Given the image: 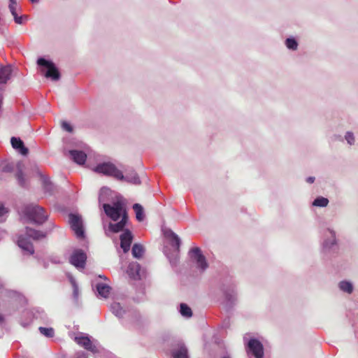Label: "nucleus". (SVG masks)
<instances>
[{
	"mask_svg": "<svg viewBox=\"0 0 358 358\" xmlns=\"http://www.w3.org/2000/svg\"><path fill=\"white\" fill-rule=\"evenodd\" d=\"M22 213L31 222L37 224H42L45 222L48 215L45 210L37 205L30 204L24 206Z\"/></svg>",
	"mask_w": 358,
	"mask_h": 358,
	"instance_id": "1",
	"label": "nucleus"
},
{
	"mask_svg": "<svg viewBox=\"0 0 358 358\" xmlns=\"http://www.w3.org/2000/svg\"><path fill=\"white\" fill-rule=\"evenodd\" d=\"M94 170L98 173H102L105 176L113 177L117 180H124V176L122 171L110 162L99 164Z\"/></svg>",
	"mask_w": 358,
	"mask_h": 358,
	"instance_id": "2",
	"label": "nucleus"
},
{
	"mask_svg": "<svg viewBox=\"0 0 358 358\" xmlns=\"http://www.w3.org/2000/svg\"><path fill=\"white\" fill-rule=\"evenodd\" d=\"M103 208L106 215L114 221H117L121 215L122 217L124 212H126L122 203L120 201L113 203L112 206L105 203Z\"/></svg>",
	"mask_w": 358,
	"mask_h": 358,
	"instance_id": "3",
	"label": "nucleus"
},
{
	"mask_svg": "<svg viewBox=\"0 0 358 358\" xmlns=\"http://www.w3.org/2000/svg\"><path fill=\"white\" fill-rule=\"evenodd\" d=\"M69 222L76 237L78 238H84L85 232L81 216L71 213L69 215Z\"/></svg>",
	"mask_w": 358,
	"mask_h": 358,
	"instance_id": "4",
	"label": "nucleus"
},
{
	"mask_svg": "<svg viewBox=\"0 0 358 358\" xmlns=\"http://www.w3.org/2000/svg\"><path fill=\"white\" fill-rule=\"evenodd\" d=\"M37 64L39 66H43L48 68V71L45 74L46 78H50L52 80H59L60 73L52 62L48 61L44 58H39L37 60Z\"/></svg>",
	"mask_w": 358,
	"mask_h": 358,
	"instance_id": "5",
	"label": "nucleus"
},
{
	"mask_svg": "<svg viewBox=\"0 0 358 358\" xmlns=\"http://www.w3.org/2000/svg\"><path fill=\"white\" fill-rule=\"evenodd\" d=\"M191 257L194 259L196 264L197 266L201 270H205L208 267V264L206 262L205 257L202 255L200 248H194L190 250Z\"/></svg>",
	"mask_w": 358,
	"mask_h": 358,
	"instance_id": "6",
	"label": "nucleus"
},
{
	"mask_svg": "<svg viewBox=\"0 0 358 358\" xmlns=\"http://www.w3.org/2000/svg\"><path fill=\"white\" fill-rule=\"evenodd\" d=\"M87 256L81 250H76L70 257V262L76 267L83 268Z\"/></svg>",
	"mask_w": 358,
	"mask_h": 358,
	"instance_id": "7",
	"label": "nucleus"
},
{
	"mask_svg": "<svg viewBox=\"0 0 358 358\" xmlns=\"http://www.w3.org/2000/svg\"><path fill=\"white\" fill-rule=\"evenodd\" d=\"M248 348L256 358H262L264 349L262 344L257 339H250L248 344Z\"/></svg>",
	"mask_w": 358,
	"mask_h": 358,
	"instance_id": "8",
	"label": "nucleus"
},
{
	"mask_svg": "<svg viewBox=\"0 0 358 358\" xmlns=\"http://www.w3.org/2000/svg\"><path fill=\"white\" fill-rule=\"evenodd\" d=\"M133 236L131 232L129 230L124 231L120 236V246L124 252H127L132 242Z\"/></svg>",
	"mask_w": 358,
	"mask_h": 358,
	"instance_id": "9",
	"label": "nucleus"
},
{
	"mask_svg": "<svg viewBox=\"0 0 358 358\" xmlns=\"http://www.w3.org/2000/svg\"><path fill=\"white\" fill-rule=\"evenodd\" d=\"M10 143L12 147L14 149L18 150L22 155H27L28 154V148L24 146L23 141L20 138L12 137L10 139Z\"/></svg>",
	"mask_w": 358,
	"mask_h": 358,
	"instance_id": "10",
	"label": "nucleus"
},
{
	"mask_svg": "<svg viewBox=\"0 0 358 358\" xmlns=\"http://www.w3.org/2000/svg\"><path fill=\"white\" fill-rule=\"evenodd\" d=\"M12 66L10 65L0 66V84H5L10 78Z\"/></svg>",
	"mask_w": 358,
	"mask_h": 358,
	"instance_id": "11",
	"label": "nucleus"
},
{
	"mask_svg": "<svg viewBox=\"0 0 358 358\" xmlns=\"http://www.w3.org/2000/svg\"><path fill=\"white\" fill-rule=\"evenodd\" d=\"M17 245L23 250L27 252L29 255L34 252V246L32 243L26 238L20 236L17 241Z\"/></svg>",
	"mask_w": 358,
	"mask_h": 358,
	"instance_id": "12",
	"label": "nucleus"
},
{
	"mask_svg": "<svg viewBox=\"0 0 358 358\" xmlns=\"http://www.w3.org/2000/svg\"><path fill=\"white\" fill-rule=\"evenodd\" d=\"M69 155L71 157V159L77 164H85L87 155L83 151L79 150H70Z\"/></svg>",
	"mask_w": 358,
	"mask_h": 358,
	"instance_id": "13",
	"label": "nucleus"
},
{
	"mask_svg": "<svg viewBox=\"0 0 358 358\" xmlns=\"http://www.w3.org/2000/svg\"><path fill=\"white\" fill-rule=\"evenodd\" d=\"M75 340L79 345L83 347L85 349L92 352L94 351L95 347L92 345V341L88 337H76Z\"/></svg>",
	"mask_w": 358,
	"mask_h": 358,
	"instance_id": "14",
	"label": "nucleus"
},
{
	"mask_svg": "<svg viewBox=\"0 0 358 358\" xmlns=\"http://www.w3.org/2000/svg\"><path fill=\"white\" fill-rule=\"evenodd\" d=\"M128 216L127 212H124L120 222L115 224H110L109 229L114 233H117L123 229L127 221Z\"/></svg>",
	"mask_w": 358,
	"mask_h": 358,
	"instance_id": "15",
	"label": "nucleus"
},
{
	"mask_svg": "<svg viewBox=\"0 0 358 358\" xmlns=\"http://www.w3.org/2000/svg\"><path fill=\"white\" fill-rule=\"evenodd\" d=\"M165 236L169 240L171 245L174 248L175 250L178 252L180 244V241L178 236L172 231H166Z\"/></svg>",
	"mask_w": 358,
	"mask_h": 358,
	"instance_id": "16",
	"label": "nucleus"
},
{
	"mask_svg": "<svg viewBox=\"0 0 358 358\" xmlns=\"http://www.w3.org/2000/svg\"><path fill=\"white\" fill-rule=\"evenodd\" d=\"M96 287L99 296L105 299L108 297L111 290L109 285L104 283H98Z\"/></svg>",
	"mask_w": 358,
	"mask_h": 358,
	"instance_id": "17",
	"label": "nucleus"
},
{
	"mask_svg": "<svg viewBox=\"0 0 358 358\" xmlns=\"http://www.w3.org/2000/svg\"><path fill=\"white\" fill-rule=\"evenodd\" d=\"M26 234L34 240H40L45 237L46 234L41 231H37L31 228H26Z\"/></svg>",
	"mask_w": 358,
	"mask_h": 358,
	"instance_id": "18",
	"label": "nucleus"
},
{
	"mask_svg": "<svg viewBox=\"0 0 358 358\" xmlns=\"http://www.w3.org/2000/svg\"><path fill=\"white\" fill-rule=\"evenodd\" d=\"M140 269L141 266L139 264L133 262L129 265L127 272L129 275H131L133 278H137L140 276Z\"/></svg>",
	"mask_w": 358,
	"mask_h": 358,
	"instance_id": "19",
	"label": "nucleus"
},
{
	"mask_svg": "<svg viewBox=\"0 0 358 358\" xmlns=\"http://www.w3.org/2000/svg\"><path fill=\"white\" fill-rule=\"evenodd\" d=\"M173 358H188L187 350L184 345H180L178 349L172 352Z\"/></svg>",
	"mask_w": 358,
	"mask_h": 358,
	"instance_id": "20",
	"label": "nucleus"
},
{
	"mask_svg": "<svg viewBox=\"0 0 358 358\" xmlns=\"http://www.w3.org/2000/svg\"><path fill=\"white\" fill-rule=\"evenodd\" d=\"M15 177L18 181V183L20 186L24 187L26 185L25 178L23 175L22 164H17V172L15 174Z\"/></svg>",
	"mask_w": 358,
	"mask_h": 358,
	"instance_id": "21",
	"label": "nucleus"
},
{
	"mask_svg": "<svg viewBox=\"0 0 358 358\" xmlns=\"http://www.w3.org/2000/svg\"><path fill=\"white\" fill-rule=\"evenodd\" d=\"M131 252L134 257L141 258L143 255L144 248L143 245L136 243L133 245Z\"/></svg>",
	"mask_w": 358,
	"mask_h": 358,
	"instance_id": "22",
	"label": "nucleus"
},
{
	"mask_svg": "<svg viewBox=\"0 0 358 358\" xmlns=\"http://www.w3.org/2000/svg\"><path fill=\"white\" fill-rule=\"evenodd\" d=\"M133 208L136 213V219L140 222L143 221L144 217L143 207L139 203H135Z\"/></svg>",
	"mask_w": 358,
	"mask_h": 358,
	"instance_id": "23",
	"label": "nucleus"
},
{
	"mask_svg": "<svg viewBox=\"0 0 358 358\" xmlns=\"http://www.w3.org/2000/svg\"><path fill=\"white\" fill-rule=\"evenodd\" d=\"M339 287L342 291L348 292L349 294L352 293L353 290L352 284L347 281H341L339 283Z\"/></svg>",
	"mask_w": 358,
	"mask_h": 358,
	"instance_id": "24",
	"label": "nucleus"
},
{
	"mask_svg": "<svg viewBox=\"0 0 358 358\" xmlns=\"http://www.w3.org/2000/svg\"><path fill=\"white\" fill-rule=\"evenodd\" d=\"M328 203L329 200L327 198L321 196L315 199L313 203V205L315 206L325 207L328 205Z\"/></svg>",
	"mask_w": 358,
	"mask_h": 358,
	"instance_id": "25",
	"label": "nucleus"
},
{
	"mask_svg": "<svg viewBox=\"0 0 358 358\" xmlns=\"http://www.w3.org/2000/svg\"><path fill=\"white\" fill-rule=\"evenodd\" d=\"M180 313L185 317H189L192 315L191 308L185 303L180 304Z\"/></svg>",
	"mask_w": 358,
	"mask_h": 358,
	"instance_id": "26",
	"label": "nucleus"
},
{
	"mask_svg": "<svg viewBox=\"0 0 358 358\" xmlns=\"http://www.w3.org/2000/svg\"><path fill=\"white\" fill-rule=\"evenodd\" d=\"M39 331L44 336L48 338L53 337L54 330L52 328L39 327Z\"/></svg>",
	"mask_w": 358,
	"mask_h": 358,
	"instance_id": "27",
	"label": "nucleus"
},
{
	"mask_svg": "<svg viewBox=\"0 0 358 358\" xmlns=\"http://www.w3.org/2000/svg\"><path fill=\"white\" fill-rule=\"evenodd\" d=\"M111 309L113 313H115L117 316L120 317L122 315L123 313V310L121 308L120 303H114L111 305Z\"/></svg>",
	"mask_w": 358,
	"mask_h": 358,
	"instance_id": "28",
	"label": "nucleus"
},
{
	"mask_svg": "<svg viewBox=\"0 0 358 358\" xmlns=\"http://www.w3.org/2000/svg\"><path fill=\"white\" fill-rule=\"evenodd\" d=\"M285 44L289 49L295 50L297 49L298 43L294 38H287L285 41Z\"/></svg>",
	"mask_w": 358,
	"mask_h": 358,
	"instance_id": "29",
	"label": "nucleus"
},
{
	"mask_svg": "<svg viewBox=\"0 0 358 358\" xmlns=\"http://www.w3.org/2000/svg\"><path fill=\"white\" fill-rule=\"evenodd\" d=\"M10 4H9V9L12 15H15L17 3V0H9Z\"/></svg>",
	"mask_w": 358,
	"mask_h": 358,
	"instance_id": "30",
	"label": "nucleus"
},
{
	"mask_svg": "<svg viewBox=\"0 0 358 358\" xmlns=\"http://www.w3.org/2000/svg\"><path fill=\"white\" fill-rule=\"evenodd\" d=\"M345 139L350 145H352L355 142L354 135L351 132H347Z\"/></svg>",
	"mask_w": 358,
	"mask_h": 358,
	"instance_id": "31",
	"label": "nucleus"
},
{
	"mask_svg": "<svg viewBox=\"0 0 358 358\" xmlns=\"http://www.w3.org/2000/svg\"><path fill=\"white\" fill-rule=\"evenodd\" d=\"M62 127L69 132H71L73 131V127L66 122H62Z\"/></svg>",
	"mask_w": 358,
	"mask_h": 358,
	"instance_id": "32",
	"label": "nucleus"
},
{
	"mask_svg": "<svg viewBox=\"0 0 358 358\" xmlns=\"http://www.w3.org/2000/svg\"><path fill=\"white\" fill-rule=\"evenodd\" d=\"M13 17H14V20H15V22L17 23V24H22V17H18L17 13H15V15H13Z\"/></svg>",
	"mask_w": 358,
	"mask_h": 358,
	"instance_id": "33",
	"label": "nucleus"
},
{
	"mask_svg": "<svg viewBox=\"0 0 358 358\" xmlns=\"http://www.w3.org/2000/svg\"><path fill=\"white\" fill-rule=\"evenodd\" d=\"M6 213H8V210L3 207V205L0 204V216H2Z\"/></svg>",
	"mask_w": 358,
	"mask_h": 358,
	"instance_id": "34",
	"label": "nucleus"
},
{
	"mask_svg": "<svg viewBox=\"0 0 358 358\" xmlns=\"http://www.w3.org/2000/svg\"><path fill=\"white\" fill-rule=\"evenodd\" d=\"M73 295H74V297L76 299L78 297V288L76 285H74Z\"/></svg>",
	"mask_w": 358,
	"mask_h": 358,
	"instance_id": "35",
	"label": "nucleus"
},
{
	"mask_svg": "<svg viewBox=\"0 0 358 358\" xmlns=\"http://www.w3.org/2000/svg\"><path fill=\"white\" fill-rule=\"evenodd\" d=\"M306 181L309 183H313L314 181H315V178L314 177H308L307 179H306Z\"/></svg>",
	"mask_w": 358,
	"mask_h": 358,
	"instance_id": "36",
	"label": "nucleus"
},
{
	"mask_svg": "<svg viewBox=\"0 0 358 358\" xmlns=\"http://www.w3.org/2000/svg\"><path fill=\"white\" fill-rule=\"evenodd\" d=\"M76 358H87L85 354H82L80 355H78Z\"/></svg>",
	"mask_w": 358,
	"mask_h": 358,
	"instance_id": "37",
	"label": "nucleus"
},
{
	"mask_svg": "<svg viewBox=\"0 0 358 358\" xmlns=\"http://www.w3.org/2000/svg\"><path fill=\"white\" fill-rule=\"evenodd\" d=\"M3 317L0 315V322H3Z\"/></svg>",
	"mask_w": 358,
	"mask_h": 358,
	"instance_id": "38",
	"label": "nucleus"
},
{
	"mask_svg": "<svg viewBox=\"0 0 358 358\" xmlns=\"http://www.w3.org/2000/svg\"><path fill=\"white\" fill-rule=\"evenodd\" d=\"M31 1L32 3H34V2H38V0H31Z\"/></svg>",
	"mask_w": 358,
	"mask_h": 358,
	"instance_id": "39",
	"label": "nucleus"
},
{
	"mask_svg": "<svg viewBox=\"0 0 358 358\" xmlns=\"http://www.w3.org/2000/svg\"><path fill=\"white\" fill-rule=\"evenodd\" d=\"M99 277H100V278H103V279H105V280L106 279V278L105 276L99 275Z\"/></svg>",
	"mask_w": 358,
	"mask_h": 358,
	"instance_id": "40",
	"label": "nucleus"
},
{
	"mask_svg": "<svg viewBox=\"0 0 358 358\" xmlns=\"http://www.w3.org/2000/svg\"><path fill=\"white\" fill-rule=\"evenodd\" d=\"M223 358H230V357H223Z\"/></svg>",
	"mask_w": 358,
	"mask_h": 358,
	"instance_id": "41",
	"label": "nucleus"
}]
</instances>
